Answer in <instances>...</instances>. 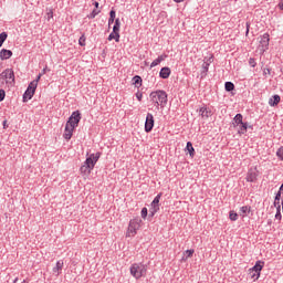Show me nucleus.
<instances>
[{"instance_id": "nucleus-1", "label": "nucleus", "mask_w": 283, "mask_h": 283, "mask_svg": "<svg viewBox=\"0 0 283 283\" xmlns=\"http://www.w3.org/2000/svg\"><path fill=\"white\" fill-rule=\"evenodd\" d=\"M149 98L151 103L155 105L156 109H165L168 103L167 92L163 90H157L150 93Z\"/></svg>"}, {"instance_id": "nucleus-2", "label": "nucleus", "mask_w": 283, "mask_h": 283, "mask_svg": "<svg viewBox=\"0 0 283 283\" xmlns=\"http://www.w3.org/2000/svg\"><path fill=\"white\" fill-rule=\"evenodd\" d=\"M101 158V153L91 154L84 161V165L81 166L80 171L84 176H90L94 167H96V163Z\"/></svg>"}, {"instance_id": "nucleus-3", "label": "nucleus", "mask_w": 283, "mask_h": 283, "mask_svg": "<svg viewBox=\"0 0 283 283\" xmlns=\"http://www.w3.org/2000/svg\"><path fill=\"white\" fill-rule=\"evenodd\" d=\"M12 87L14 85V70L7 69L0 73V87Z\"/></svg>"}, {"instance_id": "nucleus-4", "label": "nucleus", "mask_w": 283, "mask_h": 283, "mask_svg": "<svg viewBox=\"0 0 283 283\" xmlns=\"http://www.w3.org/2000/svg\"><path fill=\"white\" fill-rule=\"evenodd\" d=\"M130 275L135 277V280H140V277H145L147 275V265L143 263H134L130 265Z\"/></svg>"}, {"instance_id": "nucleus-5", "label": "nucleus", "mask_w": 283, "mask_h": 283, "mask_svg": "<svg viewBox=\"0 0 283 283\" xmlns=\"http://www.w3.org/2000/svg\"><path fill=\"white\" fill-rule=\"evenodd\" d=\"M160 198H163V192H159L154 198L153 202L150 203L149 213H150L151 218H154L156 216V213H158V211H160Z\"/></svg>"}, {"instance_id": "nucleus-6", "label": "nucleus", "mask_w": 283, "mask_h": 283, "mask_svg": "<svg viewBox=\"0 0 283 283\" xmlns=\"http://www.w3.org/2000/svg\"><path fill=\"white\" fill-rule=\"evenodd\" d=\"M39 85V80L32 81L27 91L23 94V101H30L32 96H34V92H36V86Z\"/></svg>"}, {"instance_id": "nucleus-7", "label": "nucleus", "mask_w": 283, "mask_h": 283, "mask_svg": "<svg viewBox=\"0 0 283 283\" xmlns=\"http://www.w3.org/2000/svg\"><path fill=\"white\" fill-rule=\"evenodd\" d=\"M80 123H81V112L75 111L70 116L69 120L66 122V125H70L71 127L76 129Z\"/></svg>"}, {"instance_id": "nucleus-8", "label": "nucleus", "mask_w": 283, "mask_h": 283, "mask_svg": "<svg viewBox=\"0 0 283 283\" xmlns=\"http://www.w3.org/2000/svg\"><path fill=\"white\" fill-rule=\"evenodd\" d=\"M142 222H143V220H140V219H132L129 221V226H128V233L136 235V232L138 231V229H140Z\"/></svg>"}, {"instance_id": "nucleus-9", "label": "nucleus", "mask_w": 283, "mask_h": 283, "mask_svg": "<svg viewBox=\"0 0 283 283\" xmlns=\"http://www.w3.org/2000/svg\"><path fill=\"white\" fill-rule=\"evenodd\" d=\"M259 175L260 172L258 171L256 167L250 168L245 177L247 182H255L258 180Z\"/></svg>"}, {"instance_id": "nucleus-10", "label": "nucleus", "mask_w": 283, "mask_h": 283, "mask_svg": "<svg viewBox=\"0 0 283 283\" xmlns=\"http://www.w3.org/2000/svg\"><path fill=\"white\" fill-rule=\"evenodd\" d=\"M211 63H213V56L210 57H205L203 60V64L201 66L202 71H201V78H205L207 76V72H209V65H211Z\"/></svg>"}, {"instance_id": "nucleus-11", "label": "nucleus", "mask_w": 283, "mask_h": 283, "mask_svg": "<svg viewBox=\"0 0 283 283\" xmlns=\"http://www.w3.org/2000/svg\"><path fill=\"white\" fill-rule=\"evenodd\" d=\"M154 115L151 113H147L146 120H145V132L146 134H149L151 129H154Z\"/></svg>"}, {"instance_id": "nucleus-12", "label": "nucleus", "mask_w": 283, "mask_h": 283, "mask_svg": "<svg viewBox=\"0 0 283 283\" xmlns=\"http://www.w3.org/2000/svg\"><path fill=\"white\" fill-rule=\"evenodd\" d=\"M262 269H264V261H256L254 266L249 270V273H256V280H260Z\"/></svg>"}, {"instance_id": "nucleus-13", "label": "nucleus", "mask_w": 283, "mask_h": 283, "mask_svg": "<svg viewBox=\"0 0 283 283\" xmlns=\"http://www.w3.org/2000/svg\"><path fill=\"white\" fill-rule=\"evenodd\" d=\"M269 41H271L269 33H264L261 36L260 45H259L261 52H266V50H269Z\"/></svg>"}, {"instance_id": "nucleus-14", "label": "nucleus", "mask_w": 283, "mask_h": 283, "mask_svg": "<svg viewBox=\"0 0 283 283\" xmlns=\"http://www.w3.org/2000/svg\"><path fill=\"white\" fill-rule=\"evenodd\" d=\"M74 127L70 126V124L65 125V129H64V134H63V138H65V140H71L72 139V135L74 134Z\"/></svg>"}, {"instance_id": "nucleus-15", "label": "nucleus", "mask_w": 283, "mask_h": 283, "mask_svg": "<svg viewBox=\"0 0 283 283\" xmlns=\"http://www.w3.org/2000/svg\"><path fill=\"white\" fill-rule=\"evenodd\" d=\"M12 57V51L8 49H2L0 51V59L1 61H8V59Z\"/></svg>"}, {"instance_id": "nucleus-16", "label": "nucleus", "mask_w": 283, "mask_h": 283, "mask_svg": "<svg viewBox=\"0 0 283 283\" xmlns=\"http://www.w3.org/2000/svg\"><path fill=\"white\" fill-rule=\"evenodd\" d=\"M248 129H253V126L249 125V123H243L239 125L238 134L244 135L247 134Z\"/></svg>"}, {"instance_id": "nucleus-17", "label": "nucleus", "mask_w": 283, "mask_h": 283, "mask_svg": "<svg viewBox=\"0 0 283 283\" xmlns=\"http://www.w3.org/2000/svg\"><path fill=\"white\" fill-rule=\"evenodd\" d=\"M280 101H282V98L280 97V95H273V96L270 97V99H269V105H270V107H276V105H280Z\"/></svg>"}, {"instance_id": "nucleus-18", "label": "nucleus", "mask_w": 283, "mask_h": 283, "mask_svg": "<svg viewBox=\"0 0 283 283\" xmlns=\"http://www.w3.org/2000/svg\"><path fill=\"white\" fill-rule=\"evenodd\" d=\"M160 78H167L168 76H171V69L165 66L159 72Z\"/></svg>"}, {"instance_id": "nucleus-19", "label": "nucleus", "mask_w": 283, "mask_h": 283, "mask_svg": "<svg viewBox=\"0 0 283 283\" xmlns=\"http://www.w3.org/2000/svg\"><path fill=\"white\" fill-rule=\"evenodd\" d=\"M63 260L56 262V265L53 268V273L55 275H61V271H63Z\"/></svg>"}, {"instance_id": "nucleus-20", "label": "nucleus", "mask_w": 283, "mask_h": 283, "mask_svg": "<svg viewBox=\"0 0 283 283\" xmlns=\"http://www.w3.org/2000/svg\"><path fill=\"white\" fill-rule=\"evenodd\" d=\"M165 59H167V54L159 55L156 60L151 62L150 67H156V65H160V63H163Z\"/></svg>"}, {"instance_id": "nucleus-21", "label": "nucleus", "mask_w": 283, "mask_h": 283, "mask_svg": "<svg viewBox=\"0 0 283 283\" xmlns=\"http://www.w3.org/2000/svg\"><path fill=\"white\" fill-rule=\"evenodd\" d=\"M243 119V116L242 114H237L233 118V126L234 127H240V125H242L244 122L242 120Z\"/></svg>"}, {"instance_id": "nucleus-22", "label": "nucleus", "mask_w": 283, "mask_h": 283, "mask_svg": "<svg viewBox=\"0 0 283 283\" xmlns=\"http://www.w3.org/2000/svg\"><path fill=\"white\" fill-rule=\"evenodd\" d=\"M199 114L202 118H209V116H211V109L207 108V107H201L199 109Z\"/></svg>"}, {"instance_id": "nucleus-23", "label": "nucleus", "mask_w": 283, "mask_h": 283, "mask_svg": "<svg viewBox=\"0 0 283 283\" xmlns=\"http://www.w3.org/2000/svg\"><path fill=\"white\" fill-rule=\"evenodd\" d=\"M186 149H187L190 158H193V156H196V149L193 148V144H191V142L187 143Z\"/></svg>"}, {"instance_id": "nucleus-24", "label": "nucleus", "mask_w": 283, "mask_h": 283, "mask_svg": "<svg viewBox=\"0 0 283 283\" xmlns=\"http://www.w3.org/2000/svg\"><path fill=\"white\" fill-rule=\"evenodd\" d=\"M108 41H116V43H119L120 42V33H117V32H112L109 35H108Z\"/></svg>"}, {"instance_id": "nucleus-25", "label": "nucleus", "mask_w": 283, "mask_h": 283, "mask_svg": "<svg viewBox=\"0 0 283 283\" xmlns=\"http://www.w3.org/2000/svg\"><path fill=\"white\" fill-rule=\"evenodd\" d=\"M133 85L135 87H140V85H143V77H140V75H135L133 77Z\"/></svg>"}, {"instance_id": "nucleus-26", "label": "nucleus", "mask_w": 283, "mask_h": 283, "mask_svg": "<svg viewBox=\"0 0 283 283\" xmlns=\"http://www.w3.org/2000/svg\"><path fill=\"white\" fill-rule=\"evenodd\" d=\"M224 87L226 92H233L235 90V84H233V82H226Z\"/></svg>"}, {"instance_id": "nucleus-27", "label": "nucleus", "mask_w": 283, "mask_h": 283, "mask_svg": "<svg viewBox=\"0 0 283 283\" xmlns=\"http://www.w3.org/2000/svg\"><path fill=\"white\" fill-rule=\"evenodd\" d=\"M113 32H117L118 34L120 32V19H118V18L115 20V24L113 27Z\"/></svg>"}, {"instance_id": "nucleus-28", "label": "nucleus", "mask_w": 283, "mask_h": 283, "mask_svg": "<svg viewBox=\"0 0 283 283\" xmlns=\"http://www.w3.org/2000/svg\"><path fill=\"white\" fill-rule=\"evenodd\" d=\"M115 20H116V11L111 10V12H109V19H108V25H112Z\"/></svg>"}, {"instance_id": "nucleus-29", "label": "nucleus", "mask_w": 283, "mask_h": 283, "mask_svg": "<svg viewBox=\"0 0 283 283\" xmlns=\"http://www.w3.org/2000/svg\"><path fill=\"white\" fill-rule=\"evenodd\" d=\"M251 212V207L249 206H243L240 208V213H242V217L244 218V216H247V213Z\"/></svg>"}, {"instance_id": "nucleus-30", "label": "nucleus", "mask_w": 283, "mask_h": 283, "mask_svg": "<svg viewBox=\"0 0 283 283\" xmlns=\"http://www.w3.org/2000/svg\"><path fill=\"white\" fill-rule=\"evenodd\" d=\"M101 14V10L94 9L87 17L88 19H96Z\"/></svg>"}, {"instance_id": "nucleus-31", "label": "nucleus", "mask_w": 283, "mask_h": 283, "mask_svg": "<svg viewBox=\"0 0 283 283\" xmlns=\"http://www.w3.org/2000/svg\"><path fill=\"white\" fill-rule=\"evenodd\" d=\"M7 39H8V33L7 32L0 33V48L3 45V43H6Z\"/></svg>"}, {"instance_id": "nucleus-32", "label": "nucleus", "mask_w": 283, "mask_h": 283, "mask_svg": "<svg viewBox=\"0 0 283 283\" xmlns=\"http://www.w3.org/2000/svg\"><path fill=\"white\" fill-rule=\"evenodd\" d=\"M275 219L276 220H282V206H277Z\"/></svg>"}, {"instance_id": "nucleus-33", "label": "nucleus", "mask_w": 283, "mask_h": 283, "mask_svg": "<svg viewBox=\"0 0 283 283\" xmlns=\"http://www.w3.org/2000/svg\"><path fill=\"white\" fill-rule=\"evenodd\" d=\"M276 156H277L279 160H283V146H281V147L276 150Z\"/></svg>"}, {"instance_id": "nucleus-34", "label": "nucleus", "mask_w": 283, "mask_h": 283, "mask_svg": "<svg viewBox=\"0 0 283 283\" xmlns=\"http://www.w3.org/2000/svg\"><path fill=\"white\" fill-rule=\"evenodd\" d=\"M229 218L232 222H235V220H238V213H235V211H230Z\"/></svg>"}, {"instance_id": "nucleus-35", "label": "nucleus", "mask_w": 283, "mask_h": 283, "mask_svg": "<svg viewBox=\"0 0 283 283\" xmlns=\"http://www.w3.org/2000/svg\"><path fill=\"white\" fill-rule=\"evenodd\" d=\"M6 99V91L3 88H0V103Z\"/></svg>"}, {"instance_id": "nucleus-36", "label": "nucleus", "mask_w": 283, "mask_h": 283, "mask_svg": "<svg viewBox=\"0 0 283 283\" xmlns=\"http://www.w3.org/2000/svg\"><path fill=\"white\" fill-rule=\"evenodd\" d=\"M193 253H195L193 250H186V251H185L186 258H192V256H193Z\"/></svg>"}, {"instance_id": "nucleus-37", "label": "nucleus", "mask_w": 283, "mask_h": 283, "mask_svg": "<svg viewBox=\"0 0 283 283\" xmlns=\"http://www.w3.org/2000/svg\"><path fill=\"white\" fill-rule=\"evenodd\" d=\"M78 44H80L82 48H84V45H85V35H82V36L80 38Z\"/></svg>"}, {"instance_id": "nucleus-38", "label": "nucleus", "mask_w": 283, "mask_h": 283, "mask_svg": "<svg viewBox=\"0 0 283 283\" xmlns=\"http://www.w3.org/2000/svg\"><path fill=\"white\" fill-rule=\"evenodd\" d=\"M249 65H251V67H255V65H258V63H255V59L250 57L249 59Z\"/></svg>"}, {"instance_id": "nucleus-39", "label": "nucleus", "mask_w": 283, "mask_h": 283, "mask_svg": "<svg viewBox=\"0 0 283 283\" xmlns=\"http://www.w3.org/2000/svg\"><path fill=\"white\" fill-rule=\"evenodd\" d=\"M281 198H282V192L279 190L274 198L275 202H280Z\"/></svg>"}, {"instance_id": "nucleus-40", "label": "nucleus", "mask_w": 283, "mask_h": 283, "mask_svg": "<svg viewBox=\"0 0 283 283\" xmlns=\"http://www.w3.org/2000/svg\"><path fill=\"white\" fill-rule=\"evenodd\" d=\"M148 210L147 208L142 209V218L145 220L147 218Z\"/></svg>"}, {"instance_id": "nucleus-41", "label": "nucleus", "mask_w": 283, "mask_h": 283, "mask_svg": "<svg viewBox=\"0 0 283 283\" xmlns=\"http://www.w3.org/2000/svg\"><path fill=\"white\" fill-rule=\"evenodd\" d=\"M249 275L251 276V280H258L256 277H258V273H255V272H253V273H251V272H249Z\"/></svg>"}, {"instance_id": "nucleus-42", "label": "nucleus", "mask_w": 283, "mask_h": 283, "mask_svg": "<svg viewBox=\"0 0 283 283\" xmlns=\"http://www.w3.org/2000/svg\"><path fill=\"white\" fill-rule=\"evenodd\" d=\"M247 31H245V34L249 35V29L251 28V23L247 22Z\"/></svg>"}, {"instance_id": "nucleus-43", "label": "nucleus", "mask_w": 283, "mask_h": 283, "mask_svg": "<svg viewBox=\"0 0 283 283\" xmlns=\"http://www.w3.org/2000/svg\"><path fill=\"white\" fill-rule=\"evenodd\" d=\"M136 96L138 101H143V93H137Z\"/></svg>"}, {"instance_id": "nucleus-44", "label": "nucleus", "mask_w": 283, "mask_h": 283, "mask_svg": "<svg viewBox=\"0 0 283 283\" xmlns=\"http://www.w3.org/2000/svg\"><path fill=\"white\" fill-rule=\"evenodd\" d=\"M93 6L95 7V10H98V6H99L98 1L93 2Z\"/></svg>"}, {"instance_id": "nucleus-45", "label": "nucleus", "mask_w": 283, "mask_h": 283, "mask_svg": "<svg viewBox=\"0 0 283 283\" xmlns=\"http://www.w3.org/2000/svg\"><path fill=\"white\" fill-rule=\"evenodd\" d=\"M48 17H49V19H52L54 17V13L52 11H49Z\"/></svg>"}, {"instance_id": "nucleus-46", "label": "nucleus", "mask_w": 283, "mask_h": 283, "mask_svg": "<svg viewBox=\"0 0 283 283\" xmlns=\"http://www.w3.org/2000/svg\"><path fill=\"white\" fill-rule=\"evenodd\" d=\"M274 207H276V211H277V207H281L280 201H275V199H274Z\"/></svg>"}, {"instance_id": "nucleus-47", "label": "nucleus", "mask_w": 283, "mask_h": 283, "mask_svg": "<svg viewBox=\"0 0 283 283\" xmlns=\"http://www.w3.org/2000/svg\"><path fill=\"white\" fill-rule=\"evenodd\" d=\"M46 72H48V67H44L40 74L43 76V74H45Z\"/></svg>"}, {"instance_id": "nucleus-48", "label": "nucleus", "mask_w": 283, "mask_h": 283, "mask_svg": "<svg viewBox=\"0 0 283 283\" xmlns=\"http://www.w3.org/2000/svg\"><path fill=\"white\" fill-rule=\"evenodd\" d=\"M41 76H43L41 73L38 75V77H36V80L35 81H38V83H39V81H41Z\"/></svg>"}, {"instance_id": "nucleus-49", "label": "nucleus", "mask_w": 283, "mask_h": 283, "mask_svg": "<svg viewBox=\"0 0 283 283\" xmlns=\"http://www.w3.org/2000/svg\"><path fill=\"white\" fill-rule=\"evenodd\" d=\"M175 1V3H182V1H185V0H174Z\"/></svg>"}, {"instance_id": "nucleus-50", "label": "nucleus", "mask_w": 283, "mask_h": 283, "mask_svg": "<svg viewBox=\"0 0 283 283\" xmlns=\"http://www.w3.org/2000/svg\"><path fill=\"white\" fill-rule=\"evenodd\" d=\"M18 281H19V277H15L14 281H13V283H17Z\"/></svg>"}, {"instance_id": "nucleus-51", "label": "nucleus", "mask_w": 283, "mask_h": 283, "mask_svg": "<svg viewBox=\"0 0 283 283\" xmlns=\"http://www.w3.org/2000/svg\"><path fill=\"white\" fill-rule=\"evenodd\" d=\"M280 6V9L283 10V3L282 4H279Z\"/></svg>"}, {"instance_id": "nucleus-52", "label": "nucleus", "mask_w": 283, "mask_h": 283, "mask_svg": "<svg viewBox=\"0 0 283 283\" xmlns=\"http://www.w3.org/2000/svg\"><path fill=\"white\" fill-rule=\"evenodd\" d=\"M268 74H271V70L268 69Z\"/></svg>"}, {"instance_id": "nucleus-53", "label": "nucleus", "mask_w": 283, "mask_h": 283, "mask_svg": "<svg viewBox=\"0 0 283 283\" xmlns=\"http://www.w3.org/2000/svg\"><path fill=\"white\" fill-rule=\"evenodd\" d=\"M6 123H8L7 120L3 122V126L6 127Z\"/></svg>"}, {"instance_id": "nucleus-54", "label": "nucleus", "mask_w": 283, "mask_h": 283, "mask_svg": "<svg viewBox=\"0 0 283 283\" xmlns=\"http://www.w3.org/2000/svg\"><path fill=\"white\" fill-rule=\"evenodd\" d=\"M22 283H27L25 280Z\"/></svg>"}]
</instances>
